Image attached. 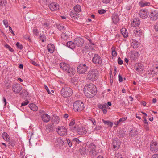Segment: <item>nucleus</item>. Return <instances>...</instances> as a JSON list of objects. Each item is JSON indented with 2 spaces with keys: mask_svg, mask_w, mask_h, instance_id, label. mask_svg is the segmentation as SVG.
Here are the masks:
<instances>
[{
  "mask_svg": "<svg viewBox=\"0 0 158 158\" xmlns=\"http://www.w3.org/2000/svg\"><path fill=\"white\" fill-rule=\"evenodd\" d=\"M98 106L99 108L102 109V110L105 108H109V107L108 106L106 103H105L104 104H98Z\"/></svg>",
  "mask_w": 158,
  "mask_h": 158,
  "instance_id": "nucleus-31",
  "label": "nucleus"
},
{
  "mask_svg": "<svg viewBox=\"0 0 158 158\" xmlns=\"http://www.w3.org/2000/svg\"><path fill=\"white\" fill-rule=\"evenodd\" d=\"M44 86L45 89H46V90H47V92L49 94H51V92H50V90H49L48 87L45 85H44Z\"/></svg>",
  "mask_w": 158,
  "mask_h": 158,
  "instance_id": "nucleus-58",
  "label": "nucleus"
},
{
  "mask_svg": "<svg viewBox=\"0 0 158 158\" xmlns=\"http://www.w3.org/2000/svg\"><path fill=\"white\" fill-rule=\"evenodd\" d=\"M31 63L33 65H34L36 66H39V64H38L36 62L32 60L31 61Z\"/></svg>",
  "mask_w": 158,
  "mask_h": 158,
  "instance_id": "nucleus-59",
  "label": "nucleus"
},
{
  "mask_svg": "<svg viewBox=\"0 0 158 158\" xmlns=\"http://www.w3.org/2000/svg\"><path fill=\"white\" fill-rule=\"evenodd\" d=\"M134 69L137 71L139 72L143 70V67L140 63H136L135 64Z\"/></svg>",
  "mask_w": 158,
  "mask_h": 158,
  "instance_id": "nucleus-21",
  "label": "nucleus"
},
{
  "mask_svg": "<svg viewBox=\"0 0 158 158\" xmlns=\"http://www.w3.org/2000/svg\"><path fill=\"white\" fill-rule=\"evenodd\" d=\"M98 12L100 14H102L105 13L106 12V11L104 9H102L98 10Z\"/></svg>",
  "mask_w": 158,
  "mask_h": 158,
  "instance_id": "nucleus-52",
  "label": "nucleus"
},
{
  "mask_svg": "<svg viewBox=\"0 0 158 158\" xmlns=\"http://www.w3.org/2000/svg\"><path fill=\"white\" fill-rule=\"evenodd\" d=\"M154 29L158 33V22L156 23L154 26Z\"/></svg>",
  "mask_w": 158,
  "mask_h": 158,
  "instance_id": "nucleus-48",
  "label": "nucleus"
},
{
  "mask_svg": "<svg viewBox=\"0 0 158 158\" xmlns=\"http://www.w3.org/2000/svg\"><path fill=\"white\" fill-rule=\"evenodd\" d=\"M84 89L85 95L89 98L93 97L96 94V87L92 84H88L85 86Z\"/></svg>",
  "mask_w": 158,
  "mask_h": 158,
  "instance_id": "nucleus-1",
  "label": "nucleus"
},
{
  "mask_svg": "<svg viewBox=\"0 0 158 158\" xmlns=\"http://www.w3.org/2000/svg\"><path fill=\"white\" fill-rule=\"evenodd\" d=\"M118 77H119V82H121L123 81V78L121 76V75L120 74L118 76Z\"/></svg>",
  "mask_w": 158,
  "mask_h": 158,
  "instance_id": "nucleus-62",
  "label": "nucleus"
},
{
  "mask_svg": "<svg viewBox=\"0 0 158 158\" xmlns=\"http://www.w3.org/2000/svg\"><path fill=\"white\" fill-rule=\"evenodd\" d=\"M78 14L76 13L75 11H72L70 13V15L71 18L74 19H76L78 17Z\"/></svg>",
  "mask_w": 158,
  "mask_h": 158,
  "instance_id": "nucleus-29",
  "label": "nucleus"
},
{
  "mask_svg": "<svg viewBox=\"0 0 158 158\" xmlns=\"http://www.w3.org/2000/svg\"><path fill=\"white\" fill-rule=\"evenodd\" d=\"M121 32L122 34L124 37H126L128 36V34L127 30L125 28H122L121 30Z\"/></svg>",
  "mask_w": 158,
  "mask_h": 158,
  "instance_id": "nucleus-33",
  "label": "nucleus"
},
{
  "mask_svg": "<svg viewBox=\"0 0 158 158\" xmlns=\"http://www.w3.org/2000/svg\"><path fill=\"white\" fill-rule=\"evenodd\" d=\"M89 119L93 123V124L95 125L96 124V122L95 119L93 118L92 117H89Z\"/></svg>",
  "mask_w": 158,
  "mask_h": 158,
  "instance_id": "nucleus-41",
  "label": "nucleus"
},
{
  "mask_svg": "<svg viewBox=\"0 0 158 158\" xmlns=\"http://www.w3.org/2000/svg\"><path fill=\"white\" fill-rule=\"evenodd\" d=\"M67 142L69 147H71L72 145V143L71 141L69 139H66Z\"/></svg>",
  "mask_w": 158,
  "mask_h": 158,
  "instance_id": "nucleus-56",
  "label": "nucleus"
},
{
  "mask_svg": "<svg viewBox=\"0 0 158 158\" xmlns=\"http://www.w3.org/2000/svg\"><path fill=\"white\" fill-rule=\"evenodd\" d=\"M112 49V55L113 56H116L117 55V53L115 50V49L113 48H111Z\"/></svg>",
  "mask_w": 158,
  "mask_h": 158,
  "instance_id": "nucleus-42",
  "label": "nucleus"
},
{
  "mask_svg": "<svg viewBox=\"0 0 158 158\" xmlns=\"http://www.w3.org/2000/svg\"><path fill=\"white\" fill-rule=\"evenodd\" d=\"M41 118L42 121L45 123L49 122L50 119V116L49 115L45 114L44 111L41 115Z\"/></svg>",
  "mask_w": 158,
  "mask_h": 158,
  "instance_id": "nucleus-17",
  "label": "nucleus"
},
{
  "mask_svg": "<svg viewBox=\"0 0 158 158\" xmlns=\"http://www.w3.org/2000/svg\"><path fill=\"white\" fill-rule=\"evenodd\" d=\"M150 149L151 151L154 152L158 150V144L156 142L152 141L150 145Z\"/></svg>",
  "mask_w": 158,
  "mask_h": 158,
  "instance_id": "nucleus-13",
  "label": "nucleus"
},
{
  "mask_svg": "<svg viewBox=\"0 0 158 158\" xmlns=\"http://www.w3.org/2000/svg\"><path fill=\"white\" fill-rule=\"evenodd\" d=\"M4 24L6 28H7L8 26V23L7 20H3Z\"/></svg>",
  "mask_w": 158,
  "mask_h": 158,
  "instance_id": "nucleus-51",
  "label": "nucleus"
},
{
  "mask_svg": "<svg viewBox=\"0 0 158 158\" xmlns=\"http://www.w3.org/2000/svg\"><path fill=\"white\" fill-rule=\"evenodd\" d=\"M139 5L142 7L145 6H149L150 5V2H144L143 1L140 2H139Z\"/></svg>",
  "mask_w": 158,
  "mask_h": 158,
  "instance_id": "nucleus-27",
  "label": "nucleus"
},
{
  "mask_svg": "<svg viewBox=\"0 0 158 158\" xmlns=\"http://www.w3.org/2000/svg\"><path fill=\"white\" fill-rule=\"evenodd\" d=\"M134 33L136 35H141L142 31L139 28H136L134 30Z\"/></svg>",
  "mask_w": 158,
  "mask_h": 158,
  "instance_id": "nucleus-32",
  "label": "nucleus"
},
{
  "mask_svg": "<svg viewBox=\"0 0 158 158\" xmlns=\"http://www.w3.org/2000/svg\"><path fill=\"white\" fill-rule=\"evenodd\" d=\"M102 120L104 124L109 125L111 127L113 125V123L109 121H106L104 119H102Z\"/></svg>",
  "mask_w": 158,
  "mask_h": 158,
  "instance_id": "nucleus-35",
  "label": "nucleus"
},
{
  "mask_svg": "<svg viewBox=\"0 0 158 158\" xmlns=\"http://www.w3.org/2000/svg\"><path fill=\"white\" fill-rule=\"evenodd\" d=\"M111 0H102L103 2L105 3H108L110 2Z\"/></svg>",
  "mask_w": 158,
  "mask_h": 158,
  "instance_id": "nucleus-61",
  "label": "nucleus"
},
{
  "mask_svg": "<svg viewBox=\"0 0 158 158\" xmlns=\"http://www.w3.org/2000/svg\"><path fill=\"white\" fill-rule=\"evenodd\" d=\"M34 133L32 132L28 133V137L30 138L34 137H35L34 136Z\"/></svg>",
  "mask_w": 158,
  "mask_h": 158,
  "instance_id": "nucleus-50",
  "label": "nucleus"
},
{
  "mask_svg": "<svg viewBox=\"0 0 158 158\" xmlns=\"http://www.w3.org/2000/svg\"><path fill=\"white\" fill-rule=\"evenodd\" d=\"M92 62L96 64L100 65L101 64L102 61L101 57L98 54H94L92 59Z\"/></svg>",
  "mask_w": 158,
  "mask_h": 158,
  "instance_id": "nucleus-10",
  "label": "nucleus"
},
{
  "mask_svg": "<svg viewBox=\"0 0 158 158\" xmlns=\"http://www.w3.org/2000/svg\"><path fill=\"white\" fill-rule=\"evenodd\" d=\"M22 89V87L19 84L15 83L12 85V90L15 94L19 93Z\"/></svg>",
  "mask_w": 158,
  "mask_h": 158,
  "instance_id": "nucleus-11",
  "label": "nucleus"
},
{
  "mask_svg": "<svg viewBox=\"0 0 158 158\" xmlns=\"http://www.w3.org/2000/svg\"><path fill=\"white\" fill-rule=\"evenodd\" d=\"M127 119V118L126 117H123L121 118L119 120V122H123L124 121H125Z\"/></svg>",
  "mask_w": 158,
  "mask_h": 158,
  "instance_id": "nucleus-57",
  "label": "nucleus"
},
{
  "mask_svg": "<svg viewBox=\"0 0 158 158\" xmlns=\"http://www.w3.org/2000/svg\"><path fill=\"white\" fill-rule=\"evenodd\" d=\"M2 136L3 138H7L9 137V135L6 132H4L2 135Z\"/></svg>",
  "mask_w": 158,
  "mask_h": 158,
  "instance_id": "nucleus-44",
  "label": "nucleus"
},
{
  "mask_svg": "<svg viewBox=\"0 0 158 158\" xmlns=\"http://www.w3.org/2000/svg\"><path fill=\"white\" fill-rule=\"evenodd\" d=\"M121 142L119 139H115L113 141V148L115 150H117L120 145Z\"/></svg>",
  "mask_w": 158,
  "mask_h": 158,
  "instance_id": "nucleus-16",
  "label": "nucleus"
},
{
  "mask_svg": "<svg viewBox=\"0 0 158 158\" xmlns=\"http://www.w3.org/2000/svg\"><path fill=\"white\" fill-rule=\"evenodd\" d=\"M118 63L119 64L122 65L123 64V62L120 57L118 58Z\"/></svg>",
  "mask_w": 158,
  "mask_h": 158,
  "instance_id": "nucleus-53",
  "label": "nucleus"
},
{
  "mask_svg": "<svg viewBox=\"0 0 158 158\" xmlns=\"http://www.w3.org/2000/svg\"><path fill=\"white\" fill-rule=\"evenodd\" d=\"M74 11L77 12H79L81 11V6L79 5H77L74 7Z\"/></svg>",
  "mask_w": 158,
  "mask_h": 158,
  "instance_id": "nucleus-34",
  "label": "nucleus"
},
{
  "mask_svg": "<svg viewBox=\"0 0 158 158\" xmlns=\"http://www.w3.org/2000/svg\"><path fill=\"white\" fill-rule=\"evenodd\" d=\"M39 39L42 42H44L46 41V37L45 35H42L40 36Z\"/></svg>",
  "mask_w": 158,
  "mask_h": 158,
  "instance_id": "nucleus-36",
  "label": "nucleus"
},
{
  "mask_svg": "<svg viewBox=\"0 0 158 158\" xmlns=\"http://www.w3.org/2000/svg\"><path fill=\"white\" fill-rule=\"evenodd\" d=\"M54 121L56 123H58L59 122V117L57 116L55 117L54 119Z\"/></svg>",
  "mask_w": 158,
  "mask_h": 158,
  "instance_id": "nucleus-55",
  "label": "nucleus"
},
{
  "mask_svg": "<svg viewBox=\"0 0 158 158\" xmlns=\"http://www.w3.org/2000/svg\"><path fill=\"white\" fill-rule=\"evenodd\" d=\"M60 65V67L69 76L71 77L75 74V69L73 68H71L69 64L65 63H61Z\"/></svg>",
  "mask_w": 158,
  "mask_h": 158,
  "instance_id": "nucleus-2",
  "label": "nucleus"
},
{
  "mask_svg": "<svg viewBox=\"0 0 158 158\" xmlns=\"http://www.w3.org/2000/svg\"><path fill=\"white\" fill-rule=\"evenodd\" d=\"M84 108V104L80 101H76L73 104V108L75 111H81Z\"/></svg>",
  "mask_w": 158,
  "mask_h": 158,
  "instance_id": "nucleus-6",
  "label": "nucleus"
},
{
  "mask_svg": "<svg viewBox=\"0 0 158 158\" xmlns=\"http://www.w3.org/2000/svg\"><path fill=\"white\" fill-rule=\"evenodd\" d=\"M69 38L68 34L66 32H63L61 35V38L64 41L66 40Z\"/></svg>",
  "mask_w": 158,
  "mask_h": 158,
  "instance_id": "nucleus-30",
  "label": "nucleus"
},
{
  "mask_svg": "<svg viewBox=\"0 0 158 158\" xmlns=\"http://www.w3.org/2000/svg\"><path fill=\"white\" fill-rule=\"evenodd\" d=\"M33 33L36 35H37L38 34V31L37 29L34 28L33 30Z\"/></svg>",
  "mask_w": 158,
  "mask_h": 158,
  "instance_id": "nucleus-49",
  "label": "nucleus"
},
{
  "mask_svg": "<svg viewBox=\"0 0 158 158\" xmlns=\"http://www.w3.org/2000/svg\"><path fill=\"white\" fill-rule=\"evenodd\" d=\"M43 25L44 27H47L49 26L50 24L49 23H44Z\"/></svg>",
  "mask_w": 158,
  "mask_h": 158,
  "instance_id": "nucleus-60",
  "label": "nucleus"
},
{
  "mask_svg": "<svg viewBox=\"0 0 158 158\" xmlns=\"http://www.w3.org/2000/svg\"><path fill=\"white\" fill-rule=\"evenodd\" d=\"M6 141L9 146L14 147L15 145V142L12 139H6Z\"/></svg>",
  "mask_w": 158,
  "mask_h": 158,
  "instance_id": "nucleus-26",
  "label": "nucleus"
},
{
  "mask_svg": "<svg viewBox=\"0 0 158 158\" xmlns=\"http://www.w3.org/2000/svg\"><path fill=\"white\" fill-rule=\"evenodd\" d=\"M24 94L26 95V96L27 95H28V92L25 90H22V92L20 93V94L21 95H22V94Z\"/></svg>",
  "mask_w": 158,
  "mask_h": 158,
  "instance_id": "nucleus-45",
  "label": "nucleus"
},
{
  "mask_svg": "<svg viewBox=\"0 0 158 158\" xmlns=\"http://www.w3.org/2000/svg\"><path fill=\"white\" fill-rule=\"evenodd\" d=\"M57 28L58 29L62 31H64V30H65V27L63 26H61L60 25H58L57 26Z\"/></svg>",
  "mask_w": 158,
  "mask_h": 158,
  "instance_id": "nucleus-38",
  "label": "nucleus"
},
{
  "mask_svg": "<svg viewBox=\"0 0 158 158\" xmlns=\"http://www.w3.org/2000/svg\"><path fill=\"white\" fill-rule=\"evenodd\" d=\"M99 73L97 70L92 69L88 72L87 77L89 79L92 81H95L98 78Z\"/></svg>",
  "mask_w": 158,
  "mask_h": 158,
  "instance_id": "nucleus-3",
  "label": "nucleus"
},
{
  "mask_svg": "<svg viewBox=\"0 0 158 158\" xmlns=\"http://www.w3.org/2000/svg\"><path fill=\"white\" fill-rule=\"evenodd\" d=\"M29 103V101L28 100H26L24 101L21 104V106H24L28 104Z\"/></svg>",
  "mask_w": 158,
  "mask_h": 158,
  "instance_id": "nucleus-47",
  "label": "nucleus"
},
{
  "mask_svg": "<svg viewBox=\"0 0 158 158\" xmlns=\"http://www.w3.org/2000/svg\"><path fill=\"white\" fill-rule=\"evenodd\" d=\"M113 22L114 23H118L119 21V18L118 16L116 15H113L112 17Z\"/></svg>",
  "mask_w": 158,
  "mask_h": 158,
  "instance_id": "nucleus-28",
  "label": "nucleus"
},
{
  "mask_svg": "<svg viewBox=\"0 0 158 158\" xmlns=\"http://www.w3.org/2000/svg\"><path fill=\"white\" fill-rule=\"evenodd\" d=\"M47 48L48 51L50 53H52L54 52L55 47L53 44H48Z\"/></svg>",
  "mask_w": 158,
  "mask_h": 158,
  "instance_id": "nucleus-20",
  "label": "nucleus"
},
{
  "mask_svg": "<svg viewBox=\"0 0 158 158\" xmlns=\"http://www.w3.org/2000/svg\"><path fill=\"white\" fill-rule=\"evenodd\" d=\"M114 158H123V157L122 155L119 153L115 154Z\"/></svg>",
  "mask_w": 158,
  "mask_h": 158,
  "instance_id": "nucleus-46",
  "label": "nucleus"
},
{
  "mask_svg": "<svg viewBox=\"0 0 158 158\" xmlns=\"http://www.w3.org/2000/svg\"><path fill=\"white\" fill-rule=\"evenodd\" d=\"M75 45L78 47H81L82 46L84 43L83 40L81 38L77 37L75 38L74 41Z\"/></svg>",
  "mask_w": 158,
  "mask_h": 158,
  "instance_id": "nucleus-15",
  "label": "nucleus"
},
{
  "mask_svg": "<svg viewBox=\"0 0 158 158\" xmlns=\"http://www.w3.org/2000/svg\"><path fill=\"white\" fill-rule=\"evenodd\" d=\"M74 131L76 132L77 134L81 135H84L87 133L86 128L83 126H77L76 130Z\"/></svg>",
  "mask_w": 158,
  "mask_h": 158,
  "instance_id": "nucleus-8",
  "label": "nucleus"
},
{
  "mask_svg": "<svg viewBox=\"0 0 158 158\" xmlns=\"http://www.w3.org/2000/svg\"><path fill=\"white\" fill-rule=\"evenodd\" d=\"M5 47L6 48H7L10 52H13L14 50L7 44H6L5 45Z\"/></svg>",
  "mask_w": 158,
  "mask_h": 158,
  "instance_id": "nucleus-40",
  "label": "nucleus"
},
{
  "mask_svg": "<svg viewBox=\"0 0 158 158\" xmlns=\"http://www.w3.org/2000/svg\"><path fill=\"white\" fill-rule=\"evenodd\" d=\"M29 107L32 110L36 111L38 110V107L33 103H30L29 105Z\"/></svg>",
  "mask_w": 158,
  "mask_h": 158,
  "instance_id": "nucleus-25",
  "label": "nucleus"
},
{
  "mask_svg": "<svg viewBox=\"0 0 158 158\" xmlns=\"http://www.w3.org/2000/svg\"><path fill=\"white\" fill-rule=\"evenodd\" d=\"M78 81V79L77 77H73L71 78V82L72 83H75L77 82Z\"/></svg>",
  "mask_w": 158,
  "mask_h": 158,
  "instance_id": "nucleus-37",
  "label": "nucleus"
},
{
  "mask_svg": "<svg viewBox=\"0 0 158 158\" xmlns=\"http://www.w3.org/2000/svg\"><path fill=\"white\" fill-rule=\"evenodd\" d=\"M80 153L82 155H85L87 154V153L89 151V149L87 148L86 146L85 147H82L80 148L79 150Z\"/></svg>",
  "mask_w": 158,
  "mask_h": 158,
  "instance_id": "nucleus-19",
  "label": "nucleus"
},
{
  "mask_svg": "<svg viewBox=\"0 0 158 158\" xmlns=\"http://www.w3.org/2000/svg\"><path fill=\"white\" fill-rule=\"evenodd\" d=\"M88 68V66L86 64H81L77 67V71L79 74H84L87 71Z\"/></svg>",
  "mask_w": 158,
  "mask_h": 158,
  "instance_id": "nucleus-7",
  "label": "nucleus"
},
{
  "mask_svg": "<svg viewBox=\"0 0 158 158\" xmlns=\"http://www.w3.org/2000/svg\"><path fill=\"white\" fill-rule=\"evenodd\" d=\"M139 15L141 18L145 19L148 17L149 14L147 10L142 9L139 11Z\"/></svg>",
  "mask_w": 158,
  "mask_h": 158,
  "instance_id": "nucleus-14",
  "label": "nucleus"
},
{
  "mask_svg": "<svg viewBox=\"0 0 158 158\" xmlns=\"http://www.w3.org/2000/svg\"><path fill=\"white\" fill-rule=\"evenodd\" d=\"M140 23V21L138 18H135L134 19L132 23V26L134 27H136L139 26Z\"/></svg>",
  "mask_w": 158,
  "mask_h": 158,
  "instance_id": "nucleus-23",
  "label": "nucleus"
},
{
  "mask_svg": "<svg viewBox=\"0 0 158 158\" xmlns=\"http://www.w3.org/2000/svg\"><path fill=\"white\" fill-rule=\"evenodd\" d=\"M57 132L59 135L61 136L66 135H67V129L63 126H59L57 128Z\"/></svg>",
  "mask_w": 158,
  "mask_h": 158,
  "instance_id": "nucleus-9",
  "label": "nucleus"
},
{
  "mask_svg": "<svg viewBox=\"0 0 158 158\" xmlns=\"http://www.w3.org/2000/svg\"><path fill=\"white\" fill-rule=\"evenodd\" d=\"M102 128L101 126L100 125H97L96 127L94 128V130L97 131L100 130Z\"/></svg>",
  "mask_w": 158,
  "mask_h": 158,
  "instance_id": "nucleus-54",
  "label": "nucleus"
},
{
  "mask_svg": "<svg viewBox=\"0 0 158 158\" xmlns=\"http://www.w3.org/2000/svg\"><path fill=\"white\" fill-rule=\"evenodd\" d=\"M150 19L152 20H156L158 19V11L156 10H152L149 15Z\"/></svg>",
  "mask_w": 158,
  "mask_h": 158,
  "instance_id": "nucleus-12",
  "label": "nucleus"
},
{
  "mask_svg": "<svg viewBox=\"0 0 158 158\" xmlns=\"http://www.w3.org/2000/svg\"><path fill=\"white\" fill-rule=\"evenodd\" d=\"M6 4V0H0V5L3 6H5Z\"/></svg>",
  "mask_w": 158,
  "mask_h": 158,
  "instance_id": "nucleus-39",
  "label": "nucleus"
},
{
  "mask_svg": "<svg viewBox=\"0 0 158 158\" xmlns=\"http://www.w3.org/2000/svg\"><path fill=\"white\" fill-rule=\"evenodd\" d=\"M151 158H158V154H155L153 155Z\"/></svg>",
  "mask_w": 158,
  "mask_h": 158,
  "instance_id": "nucleus-63",
  "label": "nucleus"
},
{
  "mask_svg": "<svg viewBox=\"0 0 158 158\" xmlns=\"http://www.w3.org/2000/svg\"><path fill=\"white\" fill-rule=\"evenodd\" d=\"M16 45L18 48H19L20 49H22L23 48L22 45L18 42H17L16 43Z\"/></svg>",
  "mask_w": 158,
  "mask_h": 158,
  "instance_id": "nucleus-43",
  "label": "nucleus"
},
{
  "mask_svg": "<svg viewBox=\"0 0 158 158\" xmlns=\"http://www.w3.org/2000/svg\"><path fill=\"white\" fill-rule=\"evenodd\" d=\"M86 147H87L88 149H89V154L90 155L93 157L96 155V146L93 143H88L86 145Z\"/></svg>",
  "mask_w": 158,
  "mask_h": 158,
  "instance_id": "nucleus-5",
  "label": "nucleus"
},
{
  "mask_svg": "<svg viewBox=\"0 0 158 158\" xmlns=\"http://www.w3.org/2000/svg\"><path fill=\"white\" fill-rule=\"evenodd\" d=\"M75 124V121L74 120L72 119L69 124L70 127V129L73 131H74L76 130L77 126L76 125L74 126Z\"/></svg>",
  "mask_w": 158,
  "mask_h": 158,
  "instance_id": "nucleus-22",
  "label": "nucleus"
},
{
  "mask_svg": "<svg viewBox=\"0 0 158 158\" xmlns=\"http://www.w3.org/2000/svg\"><path fill=\"white\" fill-rule=\"evenodd\" d=\"M9 30L10 31V32L13 34V35H15V34L14 33L13 31L12 30L11 27L10 26L9 27Z\"/></svg>",
  "mask_w": 158,
  "mask_h": 158,
  "instance_id": "nucleus-64",
  "label": "nucleus"
},
{
  "mask_svg": "<svg viewBox=\"0 0 158 158\" xmlns=\"http://www.w3.org/2000/svg\"><path fill=\"white\" fill-rule=\"evenodd\" d=\"M73 92L72 89L68 87H63L61 90V94L64 98L70 96L72 94Z\"/></svg>",
  "mask_w": 158,
  "mask_h": 158,
  "instance_id": "nucleus-4",
  "label": "nucleus"
},
{
  "mask_svg": "<svg viewBox=\"0 0 158 158\" xmlns=\"http://www.w3.org/2000/svg\"><path fill=\"white\" fill-rule=\"evenodd\" d=\"M66 46L72 49L75 48L76 47L74 42L71 41L67 42L66 43Z\"/></svg>",
  "mask_w": 158,
  "mask_h": 158,
  "instance_id": "nucleus-24",
  "label": "nucleus"
},
{
  "mask_svg": "<svg viewBox=\"0 0 158 158\" xmlns=\"http://www.w3.org/2000/svg\"><path fill=\"white\" fill-rule=\"evenodd\" d=\"M48 6L51 10L52 11L56 10L59 9V6L56 2L52 3L49 4Z\"/></svg>",
  "mask_w": 158,
  "mask_h": 158,
  "instance_id": "nucleus-18",
  "label": "nucleus"
}]
</instances>
